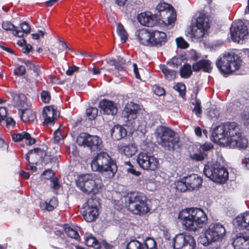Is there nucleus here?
Wrapping results in <instances>:
<instances>
[{
    "instance_id": "nucleus-49",
    "label": "nucleus",
    "mask_w": 249,
    "mask_h": 249,
    "mask_svg": "<svg viewBox=\"0 0 249 249\" xmlns=\"http://www.w3.org/2000/svg\"><path fill=\"white\" fill-rule=\"evenodd\" d=\"M48 51L50 53L54 59L55 60H57L56 53H60L63 51L62 48H60L59 47H51L50 49H48Z\"/></svg>"
},
{
    "instance_id": "nucleus-13",
    "label": "nucleus",
    "mask_w": 249,
    "mask_h": 249,
    "mask_svg": "<svg viewBox=\"0 0 249 249\" xmlns=\"http://www.w3.org/2000/svg\"><path fill=\"white\" fill-rule=\"evenodd\" d=\"M77 142L79 145L88 147L92 151L100 150L103 147L101 138L85 133H81L77 137Z\"/></svg>"
},
{
    "instance_id": "nucleus-42",
    "label": "nucleus",
    "mask_w": 249,
    "mask_h": 249,
    "mask_svg": "<svg viewBox=\"0 0 249 249\" xmlns=\"http://www.w3.org/2000/svg\"><path fill=\"white\" fill-rule=\"evenodd\" d=\"M46 209L49 211H53L58 205V201L56 198L53 197L48 201L46 200L45 202Z\"/></svg>"
},
{
    "instance_id": "nucleus-37",
    "label": "nucleus",
    "mask_w": 249,
    "mask_h": 249,
    "mask_svg": "<svg viewBox=\"0 0 249 249\" xmlns=\"http://www.w3.org/2000/svg\"><path fill=\"white\" fill-rule=\"evenodd\" d=\"M36 118V113L29 107L21 111V119L25 123L33 122Z\"/></svg>"
},
{
    "instance_id": "nucleus-29",
    "label": "nucleus",
    "mask_w": 249,
    "mask_h": 249,
    "mask_svg": "<svg viewBox=\"0 0 249 249\" xmlns=\"http://www.w3.org/2000/svg\"><path fill=\"white\" fill-rule=\"evenodd\" d=\"M211 62L209 60H200L192 66V69L194 71L197 72L202 70L204 72L210 73L212 70Z\"/></svg>"
},
{
    "instance_id": "nucleus-54",
    "label": "nucleus",
    "mask_w": 249,
    "mask_h": 249,
    "mask_svg": "<svg viewBox=\"0 0 249 249\" xmlns=\"http://www.w3.org/2000/svg\"><path fill=\"white\" fill-rule=\"evenodd\" d=\"M26 71L25 68L24 66L19 65L14 70V73L15 75L19 76L23 75Z\"/></svg>"
},
{
    "instance_id": "nucleus-58",
    "label": "nucleus",
    "mask_w": 249,
    "mask_h": 249,
    "mask_svg": "<svg viewBox=\"0 0 249 249\" xmlns=\"http://www.w3.org/2000/svg\"><path fill=\"white\" fill-rule=\"evenodd\" d=\"M56 159L55 158H52L51 156L47 155L46 154V156H44L41 160L45 164H47L49 162H52L53 161H55Z\"/></svg>"
},
{
    "instance_id": "nucleus-4",
    "label": "nucleus",
    "mask_w": 249,
    "mask_h": 249,
    "mask_svg": "<svg viewBox=\"0 0 249 249\" xmlns=\"http://www.w3.org/2000/svg\"><path fill=\"white\" fill-rule=\"evenodd\" d=\"M238 130V125L234 122L222 124L216 127L212 134L214 142L223 146H227L234 134Z\"/></svg>"
},
{
    "instance_id": "nucleus-63",
    "label": "nucleus",
    "mask_w": 249,
    "mask_h": 249,
    "mask_svg": "<svg viewBox=\"0 0 249 249\" xmlns=\"http://www.w3.org/2000/svg\"><path fill=\"white\" fill-rule=\"evenodd\" d=\"M79 69V67L75 66L69 67L68 70L66 71V74L68 75H71L74 72L78 71Z\"/></svg>"
},
{
    "instance_id": "nucleus-18",
    "label": "nucleus",
    "mask_w": 249,
    "mask_h": 249,
    "mask_svg": "<svg viewBox=\"0 0 249 249\" xmlns=\"http://www.w3.org/2000/svg\"><path fill=\"white\" fill-rule=\"evenodd\" d=\"M125 249H158L157 244L154 239L147 237L143 243L133 239L130 241L126 245Z\"/></svg>"
},
{
    "instance_id": "nucleus-31",
    "label": "nucleus",
    "mask_w": 249,
    "mask_h": 249,
    "mask_svg": "<svg viewBox=\"0 0 249 249\" xmlns=\"http://www.w3.org/2000/svg\"><path fill=\"white\" fill-rule=\"evenodd\" d=\"M120 151L125 156L131 157L134 155L137 152V147L135 143L128 144H121L118 146Z\"/></svg>"
},
{
    "instance_id": "nucleus-47",
    "label": "nucleus",
    "mask_w": 249,
    "mask_h": 249,
    "mask_svg": "<svg viewBox=\"0 0 249 249\" xmlns=\"http://www.w3.org/2000/svg\"><path fill=\"white\" fill-rule=\"evenodd\" d=\"M176 188L181 192H185L187 190H188L187 184L185 182L184 177H183L181 180L177 182Z\"/></svg>"
},
{
    "instance_id": "nucleus-35",
    "label": "nucleus",
    "mask_w": 249,
    "mask_h": 249,
    "mask_svg": "<svg viewBox=\"0 0 249 249\" xmlns=\"http://www.w3.org/2000/svg\"><path fill=\"white\" fill-rule=\"evenodd\" d=\"M20 27L21 30L18 29L17 27L16 29L13 32V35L18 37H22L24 36V34H28L31 31V27L30 25L26 21L23 22L20 24Z\"/></svg>"
},
{
    "instance_id": "nucleus-9",
    "label": "nucleus",
    "mask_w": 249,
    "mask_h": 249,
    "mask_svg": "<svg viewBox=\"0 0 249 249\" xmlns=\"http://www.w3.org/2000/svg\"><path fill=\"white\" fill-rule=\"evenodd\" d=\"M205 234V237L200 242L204 246H207L212 243L221 241L226 235V230L222 224L213 223L210 225Z\"/></svg>"
},
{
    "instance_id": "nucleus-7",
    "label": "nucleus",
    "mask_w": 249,
    "mask_h": 249,
    "mask_svg": "<svg viewBox=\"0 0 249 249\" xmlns=\"http://www.w3.org/2000/svg\"><path fill=\"white\" fill-rule=\"evenodd\" d=\"M216 63L217 68L222 73L229 74L240 68L242 60L237 54L234 53H225L222 57H219Z\"/></svg>"
},
{
    "instance_id": "nucleus-53",
    "label": "nucleus",
    "mask_w": 249,
    "mask_h": 249,
    "mask_svg": "<svg viewBox=\"0 0 249 249\" xmlns=\"http://www.w3.org/2000/svg\"><path fill=\"white\" fill-rule=\"evenodd\" d=\"M213 148V145L210 142H205L203 145H201L199 148V150L202 153H205L206 152L209 151Z\"/></svg>"
},
{
    "instance_id": "nucleus-11",
    "label": "nucleus",
    "mask_w": 249,
    "mask_h": 249,
    "mask_svg": "<svg viewBox=\"0 0 249 249\" xmlns=\"http://www.w3.org/2000/svg\"><path fill=\"white\" fill-rule=\"evenodd\" d=\"M230 35L233 41L242 43L249 36L247 25L241 20L234 21L230 29Z\"/></svg>"
},
{
    "instance_id": "nucleus-2",
    "label": "nucleus",
    "mask_w": 249,
    "mask_h": 249,
    "mask_svg": "<svg viewBox=\"0 0 249 249\" xmlns=\"http://www.w3.org/2000/svg\"><path fill=\"white\" fill-rule=\"evenodd\" d=\"M146 200V197L143 193L133 192L128 193L121 200H117L116 205L118 204L117 209H122L125 206L128 207V210L133 213L141 215L150 211Z\"/></svg>"
},
{
    "instance_id": "nucleus-20",
    "label": "nucleus",
    "mask_w": 249,
    "mask_h": 249,
    "mask_svg": "<svg viewBox=\"0 0 249 249\" xmlns=\"http://www.w3.org/2000/svg\"><path fill=\"white\" fill-rule=\"evenodd\" d=\"M234 226L240 230H246L249 232V211L238 215L233 220Z\"/></svg>"
},
{
    "instance_id": "nucleus-64",
    "label": "nucleus",
    "mask_w": 249,
    "mask_h": 249,
    "mask_svg": "<svg viewBox=\"0 0 249 249\" xmlns=\"http://www.w3.org/2000/svg\"><path fill=\"white\" fill-rule=\"evenodd\" d=\"M45 32L39 30L38 33L33 34L32 36H33V39H38L40 37H43L44 35Z\"/></svg>"
},
{
    "instance_id": "nucleus-57",
    "label": "nucleus",
    "mask_w": 249,
    "mask_h": 249,
    "mask_svg": "<svg viewBox=\"0 0 249 249\" xmlns=\"http://www.w3.org/2000/svg\"><path fill=\"white\" fill-rule=\"evenodd\" d=\"M22 62L24 63L25 65L28 67L31 70H34V71L36 72V75H38V69L36 68V66L33 64L30 61H23L22 60Z\"/></svg>"
},
{
    "instance_id": "nucleus-15",
    "label": "nucleus",
    "mask_w": 249,
    "mask_h": 249,
    "mask_svg": "<svg viewBox=\"0 0 249 249\" xmlns=\"http://www.w3.org/2000/svg\"><path fill=\"white\" fill-rule=\"evenodd\" d=\"M195 246L194 237L189 234H178L173 239L174 249H194Z\"/></svg>"
},
{
    "instance_id": "nucleus-39",
    "label": "nucleus",
    "mask_w": 249,
    "mask_h": 249,
    "mask_svg": "<svg viewBox=\"0 0 249 249\" xmlns=\"http://www.w3.org/2000/svg\"><path fill=\"white\" fill-rule=\"evenodd\" d=\"M160 69L163 73L165 78L169 81L174 80L176 77V71L174 70H171L167 68L164 65L160 66Z\"/></svg>"
},
{
    "instance_id": "nucleus-41",
    "label": "nucleus",
    "mask_w": 249,
    "mask_h": 249,
    "mask_svg": "<svg viewBox=\"0 0 249 249\" xmlns=\"http://www.w3.org/2000/svg\"><path fill=\"white\" fill-rule=\"evenodd\" d=\"M117 32L120 37L122 42H125L127 39L128 35L124 29V26L121 24L118 23L117 24Z\"/></svg>"
},
{
    "instance_id": "nucleus-43",
    "label": "nucleus",
    "mask_w": 249,
    "mask_h": 249,
    "mask_svg": "<svg viewBox=\"0 0 249 249\" xmlns=\"http://www.w3.org/2000/svg\"><path fill=\"white\" fill-rule=\"evenodd\" d=\"M86 114L90 120H93L97 116L98 109L94 107H89L86 110Z\"/></svg>"
},
{
    "instance_id": "nucleus-38",
    "label": "nucleus",
    "mask_w": 249,
    "mask_h": 249,
    "mask_svg": "<svg viewBox=\"0 0 249 249\" xmlns=\"http://www.w3.org/2000/svg\"><path fill=\"white\" fill-rule=\"evenodd\" d=\"M193 69L191 65L188 63H185L181 67L179 73L180 76L184 78H188L192 74Z\"/></svg>"
},
{
    "instance_id": "nucleus-14",
    "label": "nucleus",
    "mask_w": 249,
    "mask_h": 249,
    "mask_svg": "<svg viewBox=\"0 0 249 249\" xmlns=\"http://www.w3.org/2000/svg\"><path fill=\"white\" fill-rule=\"evenodd\" d=\"M136 161L139 166L145 170L154 171L159 166V160L156 158L144 152H141L138 154Z\"/></svg>"
},
{
    "instance_id": "nucleus-52",
    "label": "nucleus",
    "mask_w": 249,
    "mask_h": 249,
    "mask_svg": "<svg viewBox=\"0 0 249 249\" xmlns=\"http://www.w3.org/2000/svg\"><path fill=\"white\" fill-rule=\"evenodd\" d=\"M64 137V134L61 132L60 128L57 129L54 132L53 139L56 142H59L61 140H63Z\"/></svg>"
},
{
    "instance_id": "nucleus-26",
    "label": "nucleus",
    "mask_w": 249,
    "mask_h": 249,
    "mask_svg": "<svg viewBox=\"0 0 249 249\" xmlns=\"http://www.w3.org/2000/svg\"><path fill=\"white\" fill-rule=\"evenodd\" d=\"M137 19L141 25L145 26L152 27L156 23L154 16L150 12H143L139 14Z\"/></svg>"
},
{
    "instance_id": "nucleus-46",
    "label": "nucleus",
    "mask_w": 249,
    "mask_h": 249,
    "mask_svg": "<svg viewBox=\"0 0 249 249\" xmlns=\"http://www.w3.org/2000/svg\"><path fill=\"white\" fill-rule=\"evenodd\" d=\"M176 41L178 47L181 49H186L189 46V43L182 37L177 38Z\"/></svg>"
},
{
    "instance_id": "nucleus-24",
    "label": "nucleus",
    "mask_w": 249,
    "mask_h": 249,
    "mask_svg": "<svg viewBox=\"0 0 249 249\" xmlns=\"http://www.w3.org/2000/svg\"><path fill=\"white\" fill-rule=\"evenodd\" d=\"M135 36L138 41L142 45L150 46L151 32L146 29H141L135 32Z\"/></svg>"
},
{
    "instance_id": "nucleus-30",
    "label": "nucleus",
    "mask_w": 249,
    "mask_h": 249,
    "mask_svg": "<svg viewBox=\"0 0 249 249\" xmlns=\"http://www.w3.org/2000/svg\"><path fill=\"white\" fill-rule=\"evenodd\" d=\"M111 136L114 140H120L126 136V129L120 125H114L110 130Z\"/></svg>"
},
{
    "instance_id": "nucleus-28",
    "label": "nucleus",
    "mask_w": 249,
    "mask_h": 249,
    "mask_svg": "<svg viewBox=\"0 0 249 249\" xmlns=\"http://www.w3.org/2000/svg\"><path fill=\"white\" fill-rule=\"evenodd\" d=\"M208 31L210 28V19L206 14L200 12L196 15V21L193 24Z\"/></svg>"
},
{
    "instance_id": "nucleus-21",
    "label": "nucleus",
    "mask_w": 249,
    "mask_h": 249,
    "mask_svg": "<svg viewBox=\"0 0 249 249\" xmlns=\"http://www.w3.org/2000/svg\"><path fill=\"white\" fill-rule=\"evenodd\" d=\"M184 179L189 191L198 189L202 185V179L196 174H193L184 177Z\"/></svg>"
},
{
    "instance_id": "nucleus-32",
    "label": "nucleus",
    "mask_w": 249,
    "mask_h": 249,
    "mask_svg": "<svg viewBox=\"0 0 249 249\" xmlns=\"http://www.w3.org/2000/svg\"><path fill=\"white\" fill-rule=\"evenodd\" d=\"M207 32V31L203 28L193 24L190 34L192 40L197 41H200Z\"/></svg>"
},
{
    "instance_id": "nucleus-6",
    "label": "nucleus",
    "mask_w": 249,
    "mask_h": 249,
    "mask_svg": "<svg viewBox=\"0 0 249 249\" xmlns=\"http://www.w3.org/2000/svg\"><path fill=\"white\" fill-rule=\"evenodd\" d=\"M155 134L158 144L166 150L174 149L179 142V138L175 132L167 127L158 126Z\"/></svg>"
},
{
    "instance_id": "nucleus-60",
    "label": "nucleus",
    "mask_w": 249,
    "mask_h": 249,
    "mask_svg": "<svg viewBox=\"0 0 249 249\" xmlns=\"http://www.w3.org/2000/svg\"><path fill=\"white\" fill-rule=\"evenodd\" d=\"M16 124V122L12 118H7L6 119V125L8 128H13Z\"/></svg>"
},
{
    "instance_id": "nucleus-5",
    "label": "nucleus",
    "mask_w": 249,
    "mask_h": 249,
    "mask_svg": "<svg viewBox=\"0 0 249 249\" xmlns=\"http://www.w3.org/2000/svg\"><path fill=\"white\" fill-rule=\"evenodd\" d=\"M76 184L83 192L93 194L99 192L103 186L101 178L92 174L80 176L76 180Z\"/></svg>"
},
{
    "instance_id": "nucleus-10",
    "label": "nucleus",
    "mask_w": 249,
    "mask_h": 249,
    "mask_svg": "<svg viewBox=\"0 0 249 249\" xmlns=\"http://www.w3.org/2000/svg\"><path fill=\"white\" fill-rule=\"evenodd\" d=\"M139 109V106L138 104L131 102L127 104L123 111V116L125 122V125L130 127L131 131H134L136 129L141 131L142 133L145 131V126L142 128V125L137 126L136 122L135 120L137 117L138 111Z\"/></svg>"
},
{
    "instance_id": "nucleus-44",
    "label": "nucleus",
    "mask_w": 249,
    "mask_h": 249,
    "mask_svg": "<svg viewBox=\"0 0 249 249\" xmlns=\"http://www.w3.org/2000/svg\"><path fill=\"white\" fill-rule=\"evenodd\" d=\"M65 231L66 234L71 238H74L76 240L79 238L77 231L71 227L65 228Z\"/></svg>"
},
{
    "instance_id": "nucleus-55",
    "label": "nucleus",
    "mask_w": 249,
    "mask_h": 249,
    "mask_svg": "<svg viewBox=\"0 0 249 249\" xmlns=\"http://www.w3.org/2000/svg\"><path fill=\"white\" fill-rule=\"evenodd\" d=\"M153 90L158 96H162L165 93L164 89L158 85H154L153 87Z\"/></svg>"
},
{
    "instance_id": "nucleus-33",
    "label": "nucleus",
    "mask_w": 249,
    "mask_h": 249,
    "mask_svg": "<svg viewBox=\"0 0 249 249\" xmlns=\"http://www.w3.org/2000/svg\"><path fill=\"white\" fill-rule=\"evenodd\" d=\"M14 101L15 106L21 111L29 107L30 106V104L27 102L26 96L23 94L15 96Z\"/></svg>"
},
{
    "instance_id": "nucleus-40",
    "label": "nucleus",
    "mask_w": 249,
    "mask_h": 249,
    "mask_svg": "<svg viewBox=\"0 0 249 249\" xmlns=\"http://www.w3.org/2000/svg\"><path fill=\"white\" fill-rule=\"evenodd\" d=\"M86 244L89 247H92L95 249H100L101 245L97 239L92 236H89L85 238Z\"/></svg>"
},
{
    "instance_id": "nucleus-36",
    "label": "nucleus",
    "mask_w": 249,
    "mask_h": 249,
    "mask_svg": "<svg viewBox=\"0 0 249 249\" xmlns=\"http://www.w3.org/2000/svg\"><path fill=\"white\" fill-rule=\"evenodd\" d=\"M107 64L111 66H114L115 69L118 71H124L125 70L124 65L126 61L121 57H118L117 59H112L107 61Z\"/></svg>"
},
{
    "instance_id": "nucleus-62",
    "label": "nucleus",
    "mask_w": 249,
    "mask_h": 249,
    "mask_svg": "<svg viewBox=\"0 0 249 249\" xmlns=\"http://www.w3.org/2000/svg\"><path fill=\"white\" fill-rule=\"evenodd\" d=\"M242 164L244 167L249 169V154L246 155L242 159Z\"/></svg>"
},
{
    "instance_id": "nucleus-23",
    "label": "nucleus",
    "mask_w": 249,
    "mask_h": 249,
    "mask_svg": "<svg viewBox=\"0 0 249 249\" xmlns=\"http://www.w3.org/2000/svg\"><path fill=\"white\" fill-rule=\"evenodd\" d=\"M232 245L234 249H249V236L239 233L234 238Z\"/></svg>"
},
{
    "instance_id": "nucleus-3",
    "label": "nucleus",
    "mask_w": 249,
    "mask_h": 249,
    "mask_svg": "<svg viewBox=\"0 0 249 249\" xmlns=\"http://www.w3.org/2000/svg\"><path fill=\"white\" fill-rule=\"evenodd\" d=\"M91 167L92 171L101 173L103 176L107 178H113L117 170L115 162L104 152L98 153L93 158Z\"/></svg>"
},
{
    "instance_id": "nucleus-8",
    "label": "nucleus",
    "mask_w": 249,
    "mask_h": 249,
    "mask_svg": "<svg viewBox=\"0 0 249 249\" xmlns=\"http://www.w3.org/2000/svg\"><path fill=\"white\" fill-rule=\"evenodd\" d=\"M203 172L206 177L220 184L224 183L229 178L227 170L217 162L205 165Z\"/></svg>"
},
{
    "instance_id": "nucleus-45",
    "label": "nucleus",
    "mask_w": 249,
    "mask_h": 249,
    "mask_svg": "<svg viewBox=\"0 0 249 249\" xmlns=\"http://www.w3.org/2000/svg\"><path fill=\"white\" fill-rule=\"evenodd\" d=\"M174 89L179 92L180 96L183 97L185 95V86L183 83H178L174 86Z\"/></svg>"
},
{
    "instance_id": "nucleus-27",
    "label": "nucleus",
    "mask_w": 249,
    "mask_h": 249,
    "mask_svg": "<svg viewBox=\"0 0 249 249\" xmlns=\"http://www.w3.org/2000/svg\"><path fill=\"white\" fill-rule=\"evenodd\" d=\"M166 40V35L164 32L157 30L151 31L150 46H160Z\"/></svg>"
},
{
    "instance_id": "nucleus-12",
    "label": "nucleus",
    "mask_w": 249,
    "mask_h": 249,
    "mask_svg": "<svg viewBox=\"0 0 249 249\" xmlns=\"http://www.w3.org/2000/svg\"><path fill=\"white\" fill-rule=\"evenodd\" d=\"M156 10L160 13L162 21L165 25H172L175 22L177 15L171 5L160 1L157 5Z\"/></svg>"
},
{
    "instance_id": "nucleus-22",
    "label": "nucleus",
    "mask_w": 249,
    "mask_h": 249,
    "mask_svg": "<svg viewBox=\"0 0 249 249\" xmlns=\"http://www.w3.org/2000/svg\"><path fill=\"white\" fill-rule=\"evenodd\" d=\"M42 116L44 124L47 125L53 124L57 119V111L52 106L46 107L44 108Z\"/></svg>"
},
{
    "instance_id": "nucleus-48",
    "label": "nucleus",
    "mask_w": 249,
    "mask_h": 249,
    "mask_svg": "<svg viewBox=\"0 0 249 249\" xmlns=\"http://www.w3.org/2000/svg\"><path fill=\"white\" fill-rule=\"evenodd\" d=\"M207 156V154L201 152L200 151L198 153H194L191 155V158L192 160L196 161H202Z\"/></svg>"
},
{
    "instance_id": "nucleus-61",
    "label": "nucleus",
    "mask_w": 249,
    "mask_h": 249,
    "mask_svg": "<svg viewBox=\"0 0 249 249\" xmlns=\"http://www.w3.org/2000/svg\"><path fill=\"white\" fill-rule=\"evenodd\" d=\"M52 188L56 190L59 188L60 185L56 178H53L51 180Z\"/></svg>"
},
{
    "instance_id": "nucleus-1",
    "label": "nucleus",
    "mask_w": 249,
    "mask_h": 249,
    "mask_svg": "<svg viewBox=\"0 0 249 249\" xmlns=\"http://www.w3.org/2000/svg\"><path fill=\"white\" fill-rule=\"evenodd\" d=\"M184 228L189 231H196L207 224L208 216L201 208H191L182 210L178 214Z\"/></svg>"
},
{
    "instance_id": "nucleus-34",
    "label": "nucleus",
    "mask_w": 249,
    "mask_h": 249,
    "mask_svg": "<svg viewBox=\"0 0 249 249\" xmlns=\"http://www.w3.org/2000/svg\"><path fill=\"white\" fill-rule=\"evenodd\" d=\"M12 139L16 142H19L24 139L26 141V142L29 145L35 143L36 142L35 139L31 138L30 134L26 132L13 134Z\"/></svg>"
},
{
    "instance_id": "nucleus-50",
    "label": "nucleus",
    "mask_w": 249,
    "mask_h": 249,
    "mask_svg": "<svg viewBox=\"0 0 249 249\" xmlns=\"http://www.w3.org/2000/svg\"><path fill=\"white\" fill-rule=\"evenodd\" d=\"M41 101L45 103H48L51 100V95L48 91L43 90L40 93Z\"/></svg>"
},
{
    "instance_id": "nucleus-59",
    "label": "nucleus",
    "mask_w": 249,
    "mask_h": 249,
    "mask_svg": "<svg viewBox=\"0 0 249 249\" xmlns=\"http://www.w3.org/2000/svg\"><path fill=\"white\" fill-rule=\"evenodd\" d=\"M242 120L244 125L249 126V112H245L242 114Z\"/></svg>"
},
{
    "instance_id": "nucleus-16",
    "label": "nucleus",
    "mask_w": 249,
    "mask_h": 249,
    "mask_svg": "<svg viewBox=\"0 0 249 249\" xmlns=\"http://www.w3.org/2000/svg\"><path fill=\"white\" fill-rule=\"evenodd\" d=\"M98 204V201L96 199L91 197L83 204L85 210L83 216L86 221L91 222L96 219L99 214Z\"/></svg>"
},
{
    "instance_id": "nucleus-56",
    "label": "nucleus",
    "mask_w": 249,
    "mask_h": 249,
    "mask_svg": "<svg viewBox=\"0 0 249 249\" xmlns=\"http://www.w3.org/2000/svg\"><path fill=\"white\" fill-rule=\"evenodd\" d=\"M201 103L199 100H196L195 104V107L193 109V111L197 115L201 113L202 109L201 107Z\"/></svg>"
},
{
    "instance_id": "nucleus-19",
    "label": "nucleus",
    "mask_w": 249,
    "mask_h": 249,
    "mask_svg": "<svg viewBox=\"0 0 249 249\" xmlns=\"http://www.w3.org/2000/svg\"><path fill=\"white\" fill-rule=\"evenodd\" d=\"M248 145V139L243 136L241 132L239 125H238V130L236 134H234L228 143L227 146L230 148H238L241 149L246 148Z\"/></svg>"
},
{
    "instance_id": "nucleus-51",
    "label": "nucleus",
    "mask_w": 249,
    "mask_h": 249,
    "mask_svg": "<svg viewBox=\"0 0 249 249\" xmlns=\"http://www.w3.org/2000/svg\"><path fill=\"white\" fill-rule=\"evenodd\" d=\"M2 27L4 30L6 31H12L13 32L15 31L17 28V27L12 23L8 21L3 22Z\"/></svg>"
},
{
    "instance_id": "nucleus-17",
    "label": "nucleus",
    "mask_w": 249,
    "mask_h": 249,
    "mask_svg": "<svg viewBox=\"0 0 249 249\" xmlns=\"http://www.w3.org/2000/svg\"><path fill=\"white\" fill-rule=\"evenodd\" d=\"M44 156H46V151L39 148L29 151L25 155V159L28 162L27 169L35 171L36 167L34 166V164H37L40 161H41Z\"/></svg>"
},
{
    "instance_id": "nucleus-25",
    "label": "nucleus",
    "mask_w": 249,
    "mask_h": 249,
    "mask_svg": "<svg viewBox=\"0 0 249 249\" xmlns=\"http://www.w3.org/2000/svg\"><path fill=\"white\" fill-rule=\"evenodd\" d=\"M99 106L103 112L107 115H114L117 112V108L113 102L106 99L100 101Z\"/></svg>"
}]
</instances>
